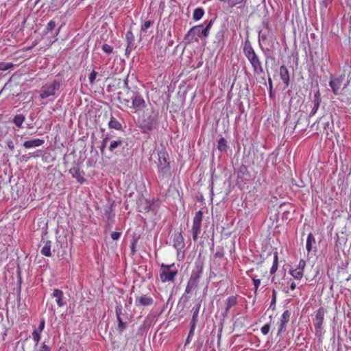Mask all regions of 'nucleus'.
<instances>
[{"instance_id": "nucleus-24", "label": "nucleus", "mask_w": 351, "mask_h": 351, "mask_svg": "<svg viewBox=\"0 0 351 351\" xmlns=\"http://www.w3.org/2000/svg\"><path fill=\"white\" fill-rule=\"evenodd\" d=\"M250 177V173L247 169V167L245 165H242L238 169L237 178L241 180H248Z\"/></svg>"}, {"instance_id": "nucleus-28", "label": "nucleus", "mask_w": 351, "mask_h": 351, "mask_svg": "<svg viewBox=\"0 0 351 351\" xmlns=\"http://www.w3.org/2000/svg\"><path fill=\"white\" fill-rule=\"evenodd\" d=\"M123 143V141L121 139H117L116 141H112L110 143L108 149H109L110 152H111L115 154H118L117 151H116V149L122 146Z\"/></svg>"}, {"instance_id": "nucleus-5", "label": "nucleus", "mask_w": 351, "mask_h": 351, "mask_svg": "<svg viewBox=\"0 0 351 351\" xmlns=\"http://www.w3.org/2000/svg\"><path fill=\"white\" fill-rule=\"evenodd\" d=\"M178 274V270L175 264H161L160 270V278L162 282H173Z\"/></svg>"}, {"instance_id": "nucleus-59", "label": "nucleus", "mask_w": 351, "mask_h": 351, "mask_svg": "<svg viewBox=\"0 0 351 351\" xmlns=\"http://www.w3.org/2000/svg\"><path fill=\"white\" fill-rule=\"evenodd\" d=\"M39 351H51V348L45 342H43L41 346V349Z\"/></svg>"}, {"instance_id": "nucleus-38", "label": "nucleus", "mask_w": 351, "mask_h": 351, "mask_svg": "<svg viewBox=\"0 0 351 351\" xmlns=\"http://www.w3.org/2000/svg\"><path fill=\"white\" fill-rule=\"evenodd\" d=\"M14 67V64L12 62H0V71H5Z\"/></svg>"}, {"instance_id": "nucleus-45", "label": "nucleus", "mask_w": 351, "mask_h": 351, "mask_svg": "<svg viewBox=\"0 0 351 351\" xmlns=\"http://www.w3.org/2000/svg\"><path fill=\"white\" fill-rule=\"evenodd\" d=\"M230 7L233 8L235 5L241 3L245 4L248 0H230Z\"/></svg>"}, {"instance_id": "nucleus-44", "label": "nucleus", "mask_w": 351, "mask_h": 351, "mask_svg": "<svg viewBox=\"0 0 351 351\" xmlns=\"http://www.w3.org/2000/svg\"><path fill=\"white\" fill-rule=\"evenodd\" d=\"M101 49L105 53L108 54L111 53L113 51V47L108 44L102 45Z\"/></svg>"}, {"instance_id": "nucleus-56", "label": "nucleus", "mask_w": 351, "mask_h": 351, "mask_svg": "<svg viewBox=\"0 0 351 351\" xmlns=\"http://www.w3.org/2000/svg\"><path fill=\"white\" fill-rule=\"evenodd\" d=\"M196 324H190V330L189 332V337H192L194 335V331L195 329Z\"/></svg>"}, {"instance_id": "nucleus-61", "label": "nucleus", "mask_w": 351, "mask_h": 351, "mask_svg": "<svg viewBox=\"0 0 351 351\" xmlns=\"http://www.w3.org/2000/svg\"><path fill=\"white\" fill-rule=\"evenodd\" d=\"M30 155H29V153L27 154H24L23 155L21 158H20V160L22 161V162H27L29 158H30Z\"/></svg>"}, {"instance_id": "nucleus-1", "label": "nucleus", "mask_w": 351, "mask_h": 351, "mask_svg": "<svg viewBox=\"0 0 351 351\" xmlns=\"http://www.w3.org/2000/svg\"><path fill=\"white\" fill-rule=\"evenodd\" d=\"M243 53L250 62L254 75H261L264 73L262 62L253 49L251 43L246 39L243 46Z\"/></svg>"}, {"instance_id": "nucleus-35", "label": "nucleus", "mask_w": 351, "mask_h": 351, "mask_svg": "<svg viewBox=\"0 0 351 351\" xmlns=\"http://www.w3.org/2000/svg\"><path fill=\"white\" fill-rule=\"evenodd\" d=\"M56 27V23L53 20L50 21L44 30V34H47L51 32Z\"/></svg>"}, {"instance_id": "nucleus-2", "label": "nucleus", "mask_w": 351, "mask_h": 351, "mask_svg": "<svg viewBox=\"0 0 351 351\" xmlns=\"http://www.w3.org/2000/svg\"><path fill=\"white\" fill-rule=\"evenodd\" d=\"M214 21L215 19L210 20L206 23L205 27L201 24L191 27L184 36V40L188 43H191L193 41H198V38H207Z\"/></svg>"}, {"instance_id": "nucleus-64", "label": "nucleus", "mask_w": 351, "mask_h": 351, "mask_svg": "<svg viewBox=\"0 0 351 351\" xmlns=\"http://www.w3.org/2000/svg\"><path fill=\"white\" fill-rule=\"evenodd\" d=\"M124 88H125L126 90H128V88H130L128 86V77H126L124 80Z\"/></svg>"}, {"instance_id": "nucleus-48", "label": "nucleus", "mask_w": 351, "mask_h": 351, "mask_svg": "<svg viewBox=\"0 0 351 351\" xmlns=\"http://www.w3.org/2000/svg\"><path fill=\"white\" fill-rule=\"evenodd\" d=\"M251 278H252V279L253 280V282H254V292L256 293L257 292L258 287L260 286L261 280L260 279H256L254 276H251Z\"/></svg>"}, {"instance_id": "nucleus-9", "label": "nucleus", "mask_w": 351, "mask_h": 351, "mask_svg": "<svg viewBox=\"0 0 351 351\" xmlns=\"http://www.w3.org/2000/svg\"><path fill=\"white\" fill-rule=\"evenodd\" d=\"M202 217L203 212L202 210H199L195 213L192 226L193 239L194 241L197 240L198 234L201 232Z\"/></svg>"}, {"instance_id": "nucleus-10", "label": "nucleus", "mask_w": 351, "mask_h": 351, "mask_svg": "<svg viewBox=\"0 0 351 351\" xmlns=\"http://www.w3.org/2000/svg\"><path fill=\"white\" fill-rule=\"evenodd\" d=\"M203 268L204 262L200 259L197 260L195 263V267L193 269L189 278L194 281H196L197 282H199V280L203 272Z\"/></svg>"}, {"instance_id": "nucleus-13", "label": "nucleus", "mask_w": 351, "mask_h": 351, "mask_svg": "<svg viewBox=\"0 0 351 351\" xmlns=\"http://www.w3.org/2000/svg\"><path fill=\"white\" fill-rule=\"evenodd\" d=\"M173 246L177 250L178 252L184 251V249L185 247V243L181 232H176L173 234Z\"/></svg>"}, {"instance_id": "nucleus-31", "label": "nucleus", "mask_w": 351, "mask_h": 351, "mask_svg": "<svg viewBox=\"0 0 351 351\" xmlns=\"http://www.w3.org/2000/svg\"><path fill=\"white\" fill-rule=\"evenodd\" d=\"M25 120V117L22 114H16L13 118V123L16 125V127L21 128H22V124Z\"/></svg>"}, {"instance_id": "nucleus-49", "label": "nucleus", "mask_w": 351, "mask_h": 351, "mask_svg": "<svg viewBox=\"0 0 351 351\" xmlns=\"http://www.w3.org/2000/svg\"><path fill=\"white\" fill-rule=\"evenodd\" d=\"M40 336L41 335L39 334L38 332H32V338L34 339V341L36 342V345L37 346L40 339Z\"/></svg>"}, {"instance_id": "nucleus-39", "label": "nucleus", "mask_w": 351, "mask_h": 351, "mask_svg": "<svg viewBox=\"0 0 351 351\" xmlns=\"http://www.w3.org/2000/svg\"><path fill=\"white\" fill-rule=\"evenodd\" d=\"M109 139H110V138L108 136H106L101 141V146H100V151H101V154H104V150H105V148L107 146V143H108V141H109Z\"/></svg>"}, {"instance_id": "nucleus-26", "label": "nucleus", "mask_w": 351, "mask_h": 351, "mask_svg": "<svg viewBox=\"0 0 351 351\" xmlns=\"http://www.w3.org/2000/svg\"><path fill=\"white\" fill-rule=\"evenodd\" d=\"M108 127L110 129H114L116 130H123L122 124L117 120L113 116H111L108 122Z\"/></svg>"}, {"instance_id": "nucleus-55", "label": "nucleus", "mask_w": 351, "mask_h": 351, "mask_svg": "<svg viewBox=\"0 0 351 351\" xmlns=\"http://www.w3.org/2000/svg\"><path fill=\"white\" fill-rule=\"evenodd\" d=\"M42 151L40 149H38L34 152H29L30 157L33 158H38L41 156Z\"/></svg>"}, {"instance_id": "nucleus-3", "label": "nucleus", "mask_w": 351, "mask_h": 351, "mask_svg": "<svg viewBox=\"0 0 351 351\" xmlns=\"http://www.w3.org/2000/svg\"><path fill=\"white\" fill-rule=\"evenodd\" d=\"M158 125V112L154 110L144 112L138 119V128L144 134H149Z\"/></svg>"}, {"instance_id": "nucleus-6", "label": "nucleus", "mask_w": 351, "mask_h": 351, "mask_svg": "<svg viewBox=\"0 0 351 351\" xmlns=\"http://www.w3.org/2000/svg\"><path fill=\"white\" fill-rule=\"evenodd\" d=\"M61 84L60 81L55 80L50 84L43 85L40 90V97L43 99L50 96H58L57 92L60 90Z\"/></svg>"}, {"instance_id": "nucleus-58", "label": "nucleus", "mask_w": 351, "mask_h": 351, "mask_svg": "<svg viewBox=\"0 0 351 351\" xmlns=\"http://www.w3.org/2000/svg\"><path fill=\"white\" fill-rule=\"evenodd\" d=\"M135 47L134 45H132V46H130V45L129 44H127V47L125 49V55L127 56H129L130 52L132 51V50Z\"/></svg>"}, {"instance_id": "nucleus-29", "label": "nucleus", "mask_w": 351, "mask_h": 351, "mask_svg": "<svg viewBox=\"0 0 351 351\" xmlns=\"http://www.w3.org/2000/svg\"><path fill=\"white\" fill-rule=\"evenodd\" d=\"M313 244H315V239L314 235L311 232L308 234L306 244V248L308 252H310L313 250Z\"/></svg>"}, {"instance_id": "nucleus-46", "label": "nucleus", "mask_w": 351, "mask_h": 351, "mask_svg": "<svg viewBox=\"0 0 351 351\" xmlns=\"http://www.w3.org/2000/svg\"><path fill=\"white\" fill-rule=\"evenodd\" d=\"M97 75V72L95 70H93L89 75V81L90 84H94L95 82L96 76Z\"/></svg>"}, {"instance_id": "nucleus-36", "label": "nucleus", "mask_w": 351, "mask_h": 351, "mask_svg": "<svg viewBox=\"0 0 351 351\" xmlns=\"http://www.w3.org/2000/svg\"><path fill=\"white\" fill-rule=\"evenodd\" d=\"M289 273L295 279L300 280L303 276V272L300 269H291Z\"/></svg>"}, {"instance_id": "nucleus-7", "label": "nucleus", "mask_w": 351, "mask_h": 351, "mask_svg": "<svg viewBox=\"0 0 351 351\" xmlns=\"http://www.w3.org/2000/svg\"><path fill=\"white\" fill-rule=\"evenodd\" d=\"M115 313L118 322L117 330L119 333H122L126 329L129 323L128 314L125 311H123V308L121 304L116 306Z\"/></svg>"}, {"instance_id": "nucleus-54", "label": "nucleus", "mask_w": 351, "mask_h": 351, "mask_svg": "<svg viewBox=\"0 0 351 351\" xmlns=\"http://www.w3.org/2000/svg\"><path fill=\"white\" fill-rule=\"evenodd\" d=\"M306 266V262L304 260H300L296 269H300L303 272V270Z\"/></svg>"}, {"instance_id": "nucleus-51", "label": "nucleus", "mask_w": 351, "mask_h": 351, "mask_svg": "<svg viewBox=\"0 0 351 351\" xmlns=\"http://www.w3.org/2000/svg\"><path fill=\"white\" fill-rule=\"evenodd\" d=\"M136 243H137V239L133 238L132 241L131 243V246H130V247H131V252H132V254H133V255L136 252L135 248H136Z\"/></svg>"}, {"instance_id": "nucleus-19", "label": "nucleus", "mask_w": 351, "mask_h": 351, "mask_svg": "<svg viewBox=\"0 0 351 351\" xmlns=\"http://www.w3.org/2000/svg\"><path fill=\"white\" fill-rule=\"evenodd\" d=\"M45 143V140L40 138H33L25 141L23 146L26 149L36 147L43 145Z\"/></svg>"}, {"instance_id": "nucleus-47", "label": "nucleus", "mask_w": 351, "mask_h": 351, "mask_svg": "<svg viewBox=\"0 0 351 351\" xmlns=\"http://www.w3.org/2000/svg\"><path fill=\"white\" fill-rule=\"evenodd\" d=\"M286 325H287V323H285V322L280 321L279 329H278V334H277L278 335H280L281 333H282L285 331Z\"/></svg>"}, {"instance_id": "nucleus-14", "label": "nucleus", "mask_w": 351, "mask_h": 351, "mask_svg": "<svg viewBox=\"0 0 351 351\" xmlns=\"http://www.w3.org/2000/svg\"><path fill=\"white\" fill-rule=\"evenodd\" d=\"M198 286V282L194 281L191 279H189L184 293L182 295L181 300H183L184 302H186L189 300V296L187 295L191 293L193 290H195Z\"/></svg>"}, {"instance_id": "nucleus-60", "label": "nucleus", "mask_w": 351, "mask_h": 351, "mask_svg": "<svg viewBox=\"0 0 351 351\" xmlns=\"http://www.w3.org/2000/svg\"><path fill=\"white\" fill-rule=\"evenodd\" d=\"M223 256V252L222 250L216 252L214 254L215 258H221Z\"/></svg>"}, {"instance_id": "nucleus-57", "label": "nucleus", "mask_w": 351, "mask_h": 351, "mask_svg": "<svg viewBox=\"0 0 351 351\" xmlns=\"http://www.w3.org/2000/svg\"><path fill=\"white\" fill-rule=\"evenodd\" d=\"M5 143H6V145H8V148L11 151H13L14 149V142L11 139H8Z\"/></svg>"}, {"instance_id": "nucleus-43", "label": "nucleus", "mask_w": 351, "mask_h": 351, "mask_svg": "<svg viewBox=\"0 0 351 351\" xmlns=\"http://www.w3.org/2000/svg\"><path fill=\"white\" fill-rule=\"evenodd\" d=\"M153 322V318L152 317L147 316L143 322L142 325L143 328L149 327Z\"/></svg>"}, {"instance_id": "nucleus-62", "label": "nucleus", "mask_w": 351, "mask_h": 351, "mask_svg": "<svg viewBox=\"0 0 351 351\" xmlns=\"http://www.w3.org/2000/svg\"><path fill=\"white\" fill-rule=\"evenodd\" d=\"M333 0H322L321 5L324 8H326L329 4L332 2Z\"/></svg>"}, {"instance_id": "nucleus-41", "label": "nucleus", "mask_w": 351, "mask_h": 351, "mask_svg": "<svg viewBox=\"0 0 351 351\" xmlns=\"http://www.w3.org/2000/svg\"><path fill=\"white\" fill-rule=\"evenodd\" d=\"M154 24V21L149 20L146 21L141 26V31L143 32H146L147 29L150 27Z\"/></svg>"}, {"instance_id": "nucleus-40", "label": "nucleus", "mask_w": 351, "mask_h": 351, "mask_svg": "<svg viewBox=\"0 0 351 351\" xmlns=\"http://www.w3.org/2000/svg\"><path fill=\"white\" fill-rule=\"evenodd\" d=\"M290 315H291V313L289 311H288V310L285 311L282 315L280 321L285 322V323L287 324L289 321Z\"/></svg>"}, {"instance_id": "nucleus-30", "label": "nucleus", "mask_w": 351, "mask_h": 351, "mask_svg": "<svg viewBox=\"0 0 351 351\" xmlns=\"http://www.w3.org/2000/svg\"><path fill=\"white\" fill-rule=\"evenodd\" d=\"M41 254L45 256L50 257L52 256V254L51 252V241H47L45 242V245L42 247Z\"/></svg>"}, {"instance_id": "nucleus-50", "label": "nucleus", "mask_w": 351, "mask_h": 351, "mask_svg": "<svg viewBox=\"0 0 351 351\" xmlns=\"http://www.w3.org/2000/svg\"><path fill=\"white\" fill-rule=\"evenodd\" d=\"M269 330H270V324H267L264 325V326L261 328V332H262L263 335H267V334H268V332H269Z\"/></svg>"}, {"instance_id": "nucleus-8", "label": "nucleus", "mask_w": 351, "mask_h": 351, "mask_svg": "<svg viewBox=\"0 0 351 351\" xmlns=\"http://www.w3.org/2000/svg\"><path fill=\"white\" fill-rule=\"evenodd\" d=\"M326 313V310L321 307L315 312V316L313 319V324L315 328V335L320 337L323 330L324 318Z\"/></svg>"}, {"instance_id": "nucleus-42", "label": "nucleus", "mask_w": 351, "mask_h": 351, "mask_svg": "<svg viewBox=\"0 0 351 351\" xmlns=\"http://www.w3.org/2000/svg\"><path fill=\"white\" fill-rule=\"evenodd\" d=\"M276 302V291L275 289L272 291V298L270 304L269 308H271L273 310L275 309Z\"/></svg>"}, {"instance_id": "nucleus-16", "label": "nucleus", "mask_w": 351, "mask_h": 351, "mask_svg": "<svg viewBox=\"0 0 351 351\" xmlns=\"http://www.w3.org/2000/svg\"><path fill=\"white\" fill-rule=\"evenodd\" d=\"M319 122L323 124L324 130H330L332 132V128H333V121L332 114H330L329 116L324 115L321 117L319 119Z\"/></svg>"}, {"instance_id": "nucleus-20", "label": "nucleus", "mask_w": 351, "mask_h": 351, "mask_svg": "<svg viewBox=\"0 0 351 351\" xmlns=\"http://www.w3.org/2000/svg\"><path fill=\"white\" fill-rule=\"evenodd\" d=\"M69 173L73 178H75L78 182L82 184L85 182V178L81 176L80 167L78 165L69 169Z\"/></svg>"}, {"instance_id": "nucleus-34", "label": "nucleus", "mask_w": 351, "mask_h": 351, "mask_svg": "<svg viewBox=\"0 0 351 351\" xmlns=\"http://www.w3.org/2000/svg\"><path fill=\"white\" fill-rule=\"evenodd\" d=\"M278 267V252L274 253L273 265L270 269V274H274Z\"/></svg>"}, {"instance_id": "nucleus-33", "label": "nucleus", "mask_w": 351, "mask_h": 351, "mask_svg": "<svg viewBox=\"0 0 351 351\" xmlns=\"http://www.w3.org/2000/svg\"><path fill=\"white\" fill-rule=\"evenodd\" d=\"M204 14V10L202 8H197L194 10L193 14V19L197 21L200 20Z\"/></svg>"}, {"instance_id": "nucleus-32", "label": "nucleus", "mask_w": 351, "mask_h": 351, "mask_svg": "<svg viewBox=\"0 0 351 351\" xmlns=\"http://www.w3.org/2000/svg\"><path fill=\"white\" fill-rule=\"evenodd\" d=\"M199 308H200V303L197 304L195 306H194L193 308V309H192L193 316H192V319L191 320L190 324H197Z\"/></svg>"}, {"instance_id": "nucleus-15", "label": "nucleus", "mask_w": 351, "mask_h": 351, "mask_svg": "<svg viewBox=\"0 0 351 351\" xmlns=\"http://www.w3.org/2000/svg\"><path fill=\"white\" fill-rule=\"evenodd\" d=\"M154 304V299L147 295H142L137 297L135 300L136 306H147Z\"/></svg>"}, {"instance_id": "nucleus-4", "label": "nucleus", "mask_w": 351, "mask_h": 351, "mask_svg": "<svg viewBox=\"0 0 351 351\" xmlns=\"http://www.w3.org/2000/svg\"><path fill=\"white\" fill-rule=\"evenodd\" d=\"M158 156V172L159 177L165 178L170 175L169 156L168 153L164 149L160 151Z\"/></svg>"}, {"instance_id": "nucleus-12", "label": "nucleus", "mask_w": 351, "mask_h": 351, "mask_svg": "<svg viewBox=\"0 0 351 351\" xmlns=\"http://www.w3.org/2000/svg\"><path fill=\"white\" fill-rule=\"evenodd\" d=\"M343 80L344 75H340L339 77L335 78L331 77L329 82V85L335 95L339 94Z\"/></svg>"}, {"instance_id": "nucleus-21", "label": "nucleus", "mask_w": 351, "mask_h": 351, "mask_svg": "<svg viewBox=\"0 0 351 351\" xmlns=\"http://www.w3.org/2000/svg\"><path fill=\"white\" fill-rule=\"evenodd\" d=\"M237 298L236 296H230L227 298L226 301V308L224 312L222 313L223 317H228V314L230 311V309L237 305Z\"/></svg>"}, {"instance_id": "nucleus-22", "label": "nucleus", "mask_w": 351, "mask_h": 351, "mask_svg": "<svg viewBox=\"0 0 351 351\" xmlns=\"http://www.w3.org/2000/svg\"><path fill=\"white\" fill-rule=\"evenodd\" d=\"M320 102H321V95H320L319 92L317 91L314 94L313 100V107L309 114L310 117H312L316 114V112L320 106Z\"/></svg>"}, {"instance_id": "nucleus-53", "label": "nucleus", "mask_w": 351, "mask_h": 351, "mask_svg": "<svg viewBox=\"0 0 351 351\" xmlns=\"http://www.w3.org/2000/svg\"><path fill=\"white\" fill-rule=\"evenodd\" d=\"M267 39V35L265 33H263L262 30L258 32V40L265 41Z\"/></svg>"}, {"instance_id": "nucleus-23", "label": "nucleus", "mask_w": 351, "mask_h": 351, "mask_svg": "<svg viewBox=\"0 0 351 351\" xmlns=\"http://www.w3.org/2000/svg\"><path fill=\"white\" fill-rule=\"evenodd\" d=\"M280 75L283 83L287 86H289L290 81L289 73L285 65L281 66L280 68Z\"/></svg>"}, {"instance_id": "nucleus-27", "label": "nucleus", "mask_w": 351, "mask_h": 351, "mask_svg": "<svg viewBox=\"0 0 351 351\" xmlns=\"http://www.w3.org/2000/svg\"><path fill=\"white\" fill-rule=\"evenodd\" d=\"M228 142L226 141V139L223 137H221L220 138L218 141H217V149L223 153H226L228 149Z\"/></svg>"}, {"instance_id": "nucleus-52", "label": "nucleus", "mask_w": 351, "mask_h": 351, "mask_svg": "<svg viewBox=\"0 0 351 351\" xmlns=\"http://www.w3.org/2000/svg\"><path fill=\"white\" fill-rule=\"evenodd\" d=\"M121 235V232H112L111 233V238L113 240L117 241L120 238Z\"/></svg>"}, {"instance_id": "nucleus-37", "label": "nucleus", "mask_w": 351, "mask_h": 351, "mask_svg": "<svg viewBox=\"0 0 351 351\" xmlns=\"http://www.w3.org/2000/svg\"><path fill=\"white\" fill-rule=\"evenodd\" d=\"M125 39L127 41V44L130 45V46H132V45H135L134 36L131 30H129L127 32L126 35H125Z\"/></svg>"}, {"instance_id": "nucleus-25", "label": "nucleus", "mask_w": 351, "mask_h": 351, "mask_svg": "<svg viewBox=\"0 0 351 351\" xmlns=\"http://www.w3.org/2000/svg\"><path fill=\"white\" fill-rule=\"evenodd\" d=\"M63 292L60 289H54L53 292V297L56 298V302L58 306L62 307L66 304V302L63 301Z\"/></svg>"}, {"instance_id": "nucleus-11", "label": "nucleus", "mask_w": 351, "mask_h": 351, "mask_svg": "<svg viewBox=\"0 0 351 351\" xmlns=\"http://www.w3.org/2000/svg\"><path fill=\"white\" fill-rule=\"evenodd\" d=\"M136 93L137 92L128 88L126 90V93L125 94L121 92L118 93V99L121 104L128 106L132 101Z\"/></svg>"}, {"instance_id": "nucleus-18", "label": "nucleus", "mask_w": 351, "mask_h": 351, "mask_svg": "<svg viewBox=\"0 0 351 351\" xmlns=\"http://www.w3.org/2000/svg\"><path fill=\"white\" fill-rule=\"evenodd\" d=\"M226 32L225 26H222L220 29L216 33L214 39V44H216L217 47H223L224 42V36Z\"/></svg>"}, {"instance_id": "nucleus-17", "label": "nucleus", "mask_w": 351, "mask_h": 351, "mask_svg": "<svg viewBox=\"0 0 351 351\" xmlns=\"http://www.w3.org/2000/svg\"><path fill=\"white\" fill-rule=\"evenodd\" d=\"M132 108L139 110L145 106V102L143 97L137 92L132 101Z\"/></svg>"}, {"instance_id": "nucleus-63", "label": "nucleus", "mask_w": 351, "mask_h": 351, "mask_svg": "<svg viewBox=\"0 0 351 351\" xmlns=\"http://www.w3.org/2000/svg\"><path fill=\"white\" fill-rule=\"evenodd\" d=\"M45 321L44 319H42L40 322V324H39V326L38 327H40V328H43L44 329L45 328Z\"/></svg>"}]
</instances>
